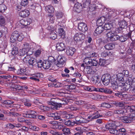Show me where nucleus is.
<instances>
[{"mask_svg": "<svg viewBox=\"0 0 135 135\" xmlns=\"http://www.w3.org/2000/svg\"><path fill=\"white\" fill-rule=\"evenodd\" d=\"M119 33L118 28H116L114 31H112L107 33L106 36L108 37V39L111 41H114L118 40L119 38V36L116 35Z\"/></svg>", "mask_w": 135, "mask_h": 135, "instance_id": "f03ea898", "label": "nucleus"}, {"mask_svg": "<svg viewBox=\"0 0 135 135\" xmlns=\"http://www.w3.org/2000/svg\"><path fill=\"white\" fill-rule=\"evenodd\" d=\"M23 101L26 106L30 107L31 105V101L28 99H23Z\"/></svg>", "mask_w": 135, "mask_h": 135, "instance_id": "72a5a7b5", "label": "nucleus"}, {"mask_svg": "<svg viewBox=\"0 0 135 135\" xmlns=\"http://www.w3.org/2000/svg\"><path fill=\"white\" fill-rule=\"evenodd\" d=\"M28 3V0H22L21 2L22 6H26Z\"/></svg>", "mask_w": 135, "mask_h": 135, "instance_id": "e2e57ef3", "label": "nucleus"}, {"mask_svg": "<svg viewBox=\"0 0 135 135\" xmlns=\"http://www.w3.org/2000/svg\"><path fill=\"white\" fill-rule=\"evenodd\" d=\"M36 112L33 110H30L27 112L26 113H23V117L30 118H36Z\"/></svg>", "mask_w": 135, "mask_h": 135, "instance_id": "6e6552de", "label": "nucleus"}, {"mask_svg": "<svg viewBox=\"0 0 135 135\" xmlns=\"http://www.w3.org/2000/svg\"><path fill=\"white\" fill-rule=\"evenodd\" d=\"M97 55V53L93 52L86 53V56L84 59V62L87 65L90 64L91 66H97L98 64L97 61L94 59H92L91 57H96Z\"/></svg>", "mask_w": 135, "mask_h": 135, "instance_id": "f257e3e1", "label": "nucleus"}, {"mask_svg": "<svg viewBox=\"0 0 135 135\" xmlns=\"http://www.w3.org/2000/svg\"><path fill=\"white\" fill-rule=\"evenodd\" d=\"M56 49L58 51H64L66 48L65 44L62 42H58L56 45Z\"/></svg>", "mask_w": 135, "mask_h": 135, "instance_id": "f8f14e48", "label": "nucleus"}, {"mask_svg": "<svg viewBox=\"0 0 135 135\" xmlns=\"http://www.w3.org/2000/svg\"><path fill=\"white\" fill-rule=\"evenodd\" d=\"M5 25L4 18L2 16H0V25L4 26Z\"/></svg>", "mask_w": 135, "mask_h": 135, "instance_id": "a18cd8bd", "label": "nucleus"}, {"mask_svg": "<svg viewBox=\"0 0 135 135\" xmlns=\"http://www.w3.org/2000/svg\"><path fill=\"white\" fill-rule=\"evenodd\" d=\"M122 121L125 123H128L135 120V114L132 113L128 115L122 117L121 118Z\"/></svg>", "mask_w": 135, "mask_h": 135, "instance_id": "20e7f679", "label": "nucleus"}, {"mask_svg": "<svg viewBox=\"0 0 135 135\" xmlns=\"http://www.w3.org/2000/svg\"><path fill=\"white\" fill-rule=\"evenodd\" d=\"M105 20L106 17L104 16L100 17L97 20V24L99 26H102L103 24L105 22Z\"/></svg>", "mask_w": 135, "mask_h": 135, "instance_id": "5701e85b", "label": "nucleus"}, {"mask_svg": "<svg viewBox=\"0 0 135 135\" xmlns=\"http://www.w3.org/2000/svg\"><path fill=\"white\" fill-rule=\"evenodd\" d=\"M55 116L54 117V119L55 120H57L60 119V121H62V119H60V117L59 115H58L57 113H55Z\"/></svg>", "mask_w": 135, "mask_h": 135, "instance_id": "13d9d810", "label": "nucleus"}, {"mask_svg": "<svg viewBox=\"0 0 135 135\" xmlns=\"http://www.w3.org/2000/svg\"><path fill=\"white\" fill-rule=\"evenodd\" d=\"M7 8V7L3 4H0V12H3Z\"/></svg>", "mask_w": 135, "mask_h": 135, "instance_id": "37998d69", "label": "nucleus"}, {"mask_svg": "<svg viewBox=\"0 0 135 135\" xmlns=\"http://www.w3.org/2000/svg\"><path fill=\"white\" fill-rule=\"evenodd\" d=\"M104 30L103 26L99 25V26L96 28L95 32L96 33L98 34L102 32Z\"/></svg>", "mask_w": 135, "mask_h": 135, "instance_id": "a878e982", "label": "nucleus"}, {"mask_svg": "<svg viewBox=\"0 0 135 135\" xmlns=\"http://www.w3.org/2000/svg\"><path fill=\"white\" fill-rule=\"evenodd\" d=\"M127 37H126L125 36H119V38L118 40H119L121 42H123L127 40Z\"/></svg>", "mask_w": 135, "mask_h": 135, "instance_id": "5fc2aeb1", "label": "nucleus"}, {"mask_svg": "<svg viewBox=\"0 0 135 135\" xmlns=\"http://www.w3.org/2000/svg\"><path fill=\"white\" fill-rule=\"evenodd\" d=\"M75 121L74 122V124H80L82 123H86L87 122V120L83 118H80L79 117H77L75 118Z\"/></svg>", "mask_w": 135, "mask_h": 135, "instance_id": "dca6fc26", "label": "nucleus"}, {"mask_svg": "<svg viewBox=\"0 0 135 135\" xmlns=\"http://www.w3.org/2000/svg\"><path fill=\"white\" fill-rule=\"evenodd\" d=\"M109 132L112 134L118 135L121 134V132L125 133L127 132L126 130L124 128H122L119 129L118 130L116 129V128L113 129H110Z\"/></svg>", "mask_w": 135, "mask_h": 135, "instance_id": "1a4fd4ad", "label": "nucleus"}, {"mask_svg": "<svg viewBox=\"0 0 135 135\" xmlns=\"http://www.w3.org/2000/svg\"><path fill=\"white\" fill-rule=\"evenodd\" d=\"M66 60V59L65 57L61 56H59L57 58V62H55V64L58 67H61L62 65L65 63Z\"/></svg>", "mask_w": 135, "mask_h": 135, "instance_id": "39448f33", "label": "nucleus"}, {"mask_svg": "<svg viewBox=\"0 0 135 135\" xmlns=\"http://www.w3.org/2000/svg\"><path fill=\"white\" fill-rule=\"evenodd\" d=\"M54 99H51L49 101H48L47 103L51 105L55 106L54 107V109H58L59 108L61 107L62 104H67L68 102V100L66 98L62 99L61 100V102L60 103H57L54 100Z\"/></svg>", "mask_w": 135, "mask_h": 135, "instance_id": "7ed1b4c3", "label": "nucleus"}, {"mask_svg": "<svg viewBox=\"0 0 135 135\" xmlns=\"http://www.w3.org/2000/svg\"><path fill=\"white\" fill-rule=\"evenodd\" d=\"M17 120L18 122L21 123L26 121V120L24 118L20 116L17 117Z\"/></svg>", "mask_w": 135, "mask_h": 135, "instance_id": "bf43d9fd", "label": "nucleus"}, {"mask_svg": "<svg viewBox=\"0 0 135 135\" xmlns=\"http://www.w3.org/2000/svg\"><path fill=\"white\" fill-rule=\"evenodd\" d=\"M36 62L37 63V66L38 67V68H41L42 67H43V62H42L41 60H37Z\"/></svg>", "mask_w": 135, "mask_h": 135, "instance_id": "8fccbe9b", "label": "nucleus"}, {"mask_svg": "<svg viewBox=\"0 0 135 135\" xmlns=\"http://www.w3.org/2000/svg\"><path fill=\"white\" fill-rule=\"evenodd\" d=\"M114 23H111L110 22L109 23H105L103 26L104 30H110L112 27L113 26Z\"/></svg>", "mask_w": 135, "mask_h": 135, "instance_id": "4be33fe9", "label": "nucleus"}, {"mask_svg": "<svg viewBox=\"0 0 135 135\" xmlns=\"http://www.w3.org/2000/svg\"><path fill=\"white\" fill-rule=\"evenodd\" d=\"M46 11L49 13H53L54 11V9L53 7L51 5H49L45 7Z\"/></svg>", "mask_w": 135, "mask_h": 135, "instance_id": "b1692460", "label": "nucleus"}, {"mask_svg": "<svg viewBox=\"0 0 135 135\" xmlns=\"http://www.w3.org/2000/svg\"><path fill=\"white\" fill-rule=\"evenodd\" d=\"M126 110L123 109L116 110L114 111L113 113L118 114H123L125 113Z\"/></svg>", "mask_w": 135, "mask_h": 135, "instance_id": "2f4dec72", "label": "nucleus"}, {"mask_svg": "<svg viewBox=\"0 0 135 135\" xmlns=\"http://www.w3.org/2000/svg\"><path fill=\"white\" fill-rule=\"evenodd\" d=\"M85 90L90 91H95L96 88L92 86H86L85 87Z\"/></svg>", "mask_w": 135, "mask_h": 135, "instance_id": "4c0bfd02", "label": "nucleus"}, {"mask_svg": "<svg viewBox=\"0 0 135 135\" xmlns=\"http://www.w3.org/2000/svg\"><path fill=\"white\" fill-rule=\"evenodd\" d=\"M64 124L68 126H72L74 125V122H72L70 120L66 121L65 120Z\"/></svg>", "mask_w": 135, "mask_h": 135, "instance_id": "f704fd0d", "label": "nucleus"}, {"mask_svg": "<svg viewBox=\"0 0 135 135\" xmlns=\"http://www.w3.org/2000/svg\"><path fill=\"white\" fill-rule=\"evenodd\" d=\"M30 57L28 56H26L23 59V61L25 63H27L28 62Z\"/></svg>", "mask_w": 135, "mask_h": 135, "instance_id": "338daca9", "label": "nucleus"}, {"mask_svg": "<svg viewBox=\"0 0 135 135\" xmlns=\"http://www.w3.org/2000/svg\"><path fill=\"white\" fill-rule=\"evenodd\" d=\"M30 14V12L27 9H25L21 11L19 15L21 17L25 18L28 17Z\"/></svg>", "mask_w": 135, "mask_h": 135, "instance_id": "a211bd4d", "label": "nucleus"}, {"mask_svg": "<svg viewBox=\"0 0 135 135\" xmlns=\"http://www.w3.org/2000/svg\"><path fill=\"white\" fill-rule=\"evenodd\" d=\"M102 116L100 115V114H98V112L97 111L95 113V114H94V116H92V115H89L88 117V119H90L91 118V119H93L97 118L99 117H102Z\"/></svg>", "mask_w": 135, "mask_h": 135, "instance_id": "cd10ccee", "label": "nucleus"}, {"mask_svg": "<svg viewBox=\"0 0 135 135\" xmlns=\"http://www.w3.org/2000/svg\"><path fill=\"white\" fill-rule=\"evenodd\" d=\"M101 107L109 108L111 107V105L108 103H103L101 104Z\"/></svg>", "mask_w": 135, "mask_h": 135, "instance_id": "603ef678", "label": "nucleus"}, {"mask_svg": "<svg viewBox=\"0 0 135 135\" xmlns=\"http://www.w3.org/2000/svg\"><path fill=\"white\" fill-rule=\"evenodd\" d=\"M111 76L108 74L103 75L102 77V81L104 85H107L109 83L110 80Z\"/></svg>", "mask_w": 135, "mask_h": 135, "instance_id": "0eeeda50", "label": "nucleus"}, {"mask_svg": "<svg viewBox=\"0 0 135 135\" xmlns=\"http://www.w3.org/2000/svg\"><path fill=\"white\" fill-rule=\"evenodd\" d=\"M50 37L53 40H55L57 38V34L54 32H51L50 35Z\"/></svg>", "mask_w": 135, "mask_h": 135, "instance_id": "49530a36", "label": "nucleus"}, {"mask_svg": "<svg viewBox=\"0 0 135 135\" xmlns=\"http://www.w3.org/2000/svg\"><path fill=\"white\" fill-rule=\"evenodd\" d=\"M88 6H89V10L91 11L95 10L96 8V5L94 4H91Z\"/></svg>", "mask_w": 135, "mask_h": 135, "instance_id": "3c124183", "label": "nucleus"}, {"mask_svg": "<svg viewBox=\"0 0 135 135\" xmlns=\"http://www.w3.org/2000/svg\"><path fill=\"white\" fill-rule=\"evenodd\" d=\"M81 9L82 6L80 3H77L75 4L74 5V9L76 12L78 13H80L81 10Z\"/></svg>", "mask_w": 135, "mask_h": 135, "instance_id": "aec40b11", "label": "nucleus"}, {"mask_svg": "<svg viewBox=\"0 0 135 135\" xmlns=\"http://www.w3.org/2000/svg\"><path fill=\"white\" fill-rule=\"evenodd\" d=\"M117 14L116 11L114 10H110L109 11L107 14L106 15V18L110 19L113 18L116 16Z\"/></svg>", "mask_w": 135, "mask_h": 135, "instance_id": "9d476101", "label": "nucleus"}, {"mask_svg": "<svg viewBox=\"0 0 135 135\" xmlns=\"http://www.w3.org/2000/svg\"><path fill=\"white\" fill-rule=\"evenodd\" d=\"M18 48L15 46L12 49V54L14 56H15L18 53Z\"/></svg>", "mask_w": 135, "mask_h": 135, "instance_id": "ea45409f", "label": "nucleus"}, {"mask_svg": "<svg viewBox=\"0 0 135 135\" xmlns=\"http://www.w3.org/2000/svg\"><path fill=\"white\" fill-rule=\"evenodd\" d=\"M100 76L99 73H97L94 74L91 78V81L94 84L98 85L100 83Z\"/></svg>", "mask_w": 135, "mask_h": 135, "instance_id": "423d86ee", "label": "nucleus"}, {"mask_svg": "<svg viewBox=\"0 0 135 135\" xmlns=\"http://www.w3.org/2000/svg\"><path fill=\"white\" fill-rule=\"evenodd\" d=\"M113 93L112 91L110 89L108 88H105L104 93L108 94H111Z\"/></svg>", "mask_w": 135, "mask_h": 135, "instance_id": "0e129e2a", "label": "nucleus"}, {"mask_svg": "<svg viewBox=\"0 0 135 135\" xmlns=\"http://www.w3.org/2000/svg\"><path fill=\"white\" fill-rule=\"evenodd\" d=\"M31 22V20L30 19H28L27 20H22L20 21V23L24 26L30 25Z\"/></svg>", "mask_w": 135, "mask_h": 135, "instance_id": "6ab92c4d", "label": "nucleus"}, {"mask_svg": "<svg viewBox=\"0 0 135 135\" xmlns=\"http://www.w3.org/2000/svg\"><path fill=\"white\" fill-rule=\"evenodd\" d=\"M90 2L91 0H84L83 3L84 8H86V7L89 6Z\"/></svg>", "mask_w": 135, "mask_h": 135, "instance_id": "79ce46f5", "label": "nucleus"}, {"mask_svg": "<svg viewBox=\"0 0 135 135\" xmlns=\"http://www.w3.org/2000/svg\"><path fill=\"white\" fill-rule=\"evenodd\" d=\"M87 128L86 127H76L75 129L78 132V133L82 134L85 131H87Z\"/></svg>", "mask_w": 135, "mask_h": 135, "instance_id": "bb28decb", "label": "nucleus"}, {"mask_svg": "<svg viewBox=\"0 0 135 135\" xmlns=\"http://www.w3.org/2000/svg\"><path fill=\"white\" fill-rule=\"evenodd\" d=\"M42 51V49H38L35 52L34 54L35 56L36 57L38 56L41 54Z\"/></svg>", "mask_w": 135, "mask_h": 135, "instance_id": "864d4df0", "label": "nucleus"}, {"mask_svg": "<svg viewBox=\"0 0 135 135\" xmlns=\"http://www.w3.org/2000/svg\"><path fill=\"white\" fill-rule=\"evenodd\" d=\"M75 51L76 50L74 47L68 46L66 48V53L67 55L72 56Z\"/></svg>", "mask_w": 135, "mask_h": 135, "instance_id": "ddd939ff", "label": "nucleus"}, {"mask_svg": "<svg viewBox=\"0 0 135 135\" xmlns=\"http://www.w3.org/2000/svg\"><path fill=\"white\" fill-rule=\"evenodd\" d=\"M128 110H129L131 112H132L135 111V106H130L127 105L126 106Z\"/></svg>", "mask_w": 135, "mask_h": 135, "instance_id": "a19ab883", "label": "nucleus"}, {"mask_svg": "<svg viewBox=\"0 0 135 135\" xmlns=\"http://www.w3.org/2000/svg\"><path fill=\"white\" fill-rule=\"evenodd\" d=\"M115 47V45L112 43L108 44L104 46L105 48L107 50H111L113 49Z\"/></svg>", "mask_w": 135, "mask_h": 135, "instance_id": "c756f323", "label": "nucleus"}, {"mask_svg": "<svg viewBox=\"0 0 135 135\" xmlns=\"http://www.w3.org/2000/svg\"><path fill=\"white\" fill-rule=\"evenodd\" d=\"M119 27L122 29L126 28L127 27V23L125 21H121L119 23Z\"/></svg>", "mask_w": 135, "mask_h": 135, "instance_id": "393cba45", "label": "nucleus"}, {"mask_svg": "<svg viewBox=\"0 0 135 135\" xmlns=\"http://www.w3.org/2000/svg\"><path fill=\"white\" fill-rule=\"evenodd\" d=\"M54 87L55 88L59 87L61 86V84L59 82H56V81L53 83Z\"/></svg>", "mask_w": 135, "mask_h": 135, "instance_id": "052dcab7", "label": "nucleus"}, {"mask_svg": "<svg viewBox=\"0 0 135 135\" xmlns=\"http://www.w3.org/2000/svg\"><path fill=\"white\" fill-rule=\"evenodd\" d=\"M23 49H25V50L28 51L30 49V47L29 44L26 42L24 43L23 46Z\"/></svg>", "mask_w": 135, "mask_h": 135, "instance_id": "c9c22d12", "label": "nucleus"}, {"mask_svg": "<svg viewBox=\"0 0 135 135\" xmlns=\"http://www.w3.org/2000/svg\"><path fill=\"white\" fill-rule=\"evenodd\" d=\"M37 60L36 59H34L32 57L29 58L28 63L30 65L33 66V64L35 62H36Z\"/></svg>", "mask_w": 135, "mask_h": 135, "instance_id": "c03bdc74", "label": "nucleus"}, {"mask_svg": "<svg viewBox=\"0 0 135 135\" xmlns=\"http://www.w3.org/2000/svg\"><path fill=\"white\" fill-rule=\"evenodd\" d=\"M13 88L16 90V91H19L20 90H22V86L19 85H15Z\"/></svg>", "mask_w": 135, "mask_h": 135, "instance_id": "09e8293b", "label": "nucleus"}, {"mask_svg": "<svg viewBox=\"0 0 135 135\" xmlns=\"http://www.w3.org/2000/svg\"><path fill=\"white\" fill-rule=\"evenodd\" d=\"M60 27V25H56L55 27L56 28V29H58L59 30V31L58 32L59 33H62L64 31V30L62 28H59V27Z\"/></svg>", "mask_w": 135, "mask_h": 135, "instance_id": "4d7b16f0", "label": "nucleus"}, {"mask_svg": "<svg viewBox=\"0 0 135 135\" xmlns=\"http://www.w3.org/2000/svg\"><path fill=\"white\" fill-rule=\"evenodd\" d=\"M56 16L58 18H61L63 16V14L61 12H59L56 13Z\"/></svg>", "mask_w": 135, "mask_h": 135, "instance_id": "680f3d73", "label": "nucleus"}, {"mask_svg": "<svg viewBox=\"0 0 135 135\" xmlns=\"http://www.w3.org/2000/svg\"><path fill=\"white\" fill-rule=\"evenodd\" d=\"M116 126L114 123L112 122L106 124L105 126V128L107 130H110V129H113L114 128H116Z\"/></svg>", "mask_w": 135, "mask_h": 135, "instance_id": "412c9836", "label": "nucleus"}, {"mask_svg": "<svg viewBox=\"0 0 135 135\" xmlns=\"http://www.w3.org/2000/svg\"><path fill=\"white\" fill-rule=\"evenodd\" d=\"M79 29L83 32H85L88 29L87 25L84 23H80L78 25Z\"/></svg>", "mask_w": 135, "mask_h": 135, "instance_id": "4468645a", "label": "nucleus"}, {"mask_svg": "<svg viewBox=\"0 0 135 135\" xmlns=\"http://www.w3.org/2000/svg\"><path fill=\"white\" fill-rule=\"evenodd\" d=\"M51 63L48 61H46L43 62V67L45 69H48L51 66Z\"/></svg>", "mask_w": 135, "mask_h": 135, "instance_id": "c85d7f7f", "label": "nucleus"}, {"mask_svg": "<svg viewBox=\"0 0 135 135\" xmlns=\"http://www.w3.org/2000/svg\"><path fill=\"white\" fill-rule=\"evenodd\" d=\"M27 51L24 49H20L19 53V55L21 56H23L27 54Z\"/></svg>", "mask_w": 135, "mask_h": 135, "instance_id": "58836bf2", "label": "nucleus"}, {"mask_svg": "<svg viewBox=\"0 0 135 135\" xmlns=\"http://www.w3.org/2000/svg\"><path fill=\"white\" fill-rule=\"evenodd\" d=\"M86 71H87V73L88 74H90L91 75H94L95 73H95L92 69L91 67L89 66H87L86 68Z\"/></svg>", "mask_w": 135, "mask_h": 135, "instance_id": "473e14b6", "label": "nucleus"}, {"mask_svg": "<svg viewBox=\"0 0 135 135\" xmlns=\"http://www.w3.org/2000/svg\"><path fill=\"white\" fill-rule=\"evenodd\" d=\"M63 134L64 135H69L70 133V129L69 128H65L63 130Z\"/></svg>", "mask_w": 135, "mask_h": 135, "instance_id": "e433bc0d", "label": "nucleus"}, {"mask_svg": "<svg viewBox=\"0 0 135 135\" xmlns=\"http://www.w3.org/2000/svg\"><path fill=\"white\" fill-rule=\"evenodd\" d=\"M119 86L122 87V89H123V91H127L131 87V85L129 83H122L120 82L119 83Z\"/></svg>", "mask_w": 135, "mask_h": 135, "instance_id": "2eb2a0df", "label": "nucleus"}, {"mask_svg": "<svg viewBox=\"0 0 135 135\" xmlns=\"http://www.w3.org/2000/svg\"><path fill=\"white\" fill-rule=\"evenodd\" d=\"M85 38V35L83 33H76L74 37V40L76 42L83 40Z\"/></svg>", "mask_w": 135, "mask_h": 135, "instance_id": "9b49d317", "label": "nucleus"}, {"mask_svg": "<svg viewBox=\"0 0 135 135\" xmlns=\"http://www.w3.org/2000/svg\"><path fill=\"white\" fill-rule=\"evenodd\" d=\"M109 55V54L108 52L105 51L103 52L101 54V55L102 57H105Z\"/></svg>", "mask_w": 135, "mask_h": 135, "instance_id": "69168bd1", "label": "nucleus"}, {"mask_svg": "<svg viewBox=\"0 0 135 135\" xmlns=\"http://www.w3.org/2000/svg\"><path fill=\"white\" fill-rule=\"evenodd\" d=\"M123 77V74L122 73H119L117 75V78L120 81H122L124 80Z\"/></svg>", "mask_w": 135, "mask_h": 135, "instance_id": "de8ad7c7", "label": "nucleus"}, {"mask_svg": "<svg viewBox=\"0 0 135 135\" xmlns=\"http://www.w3.org/2000/svg\"><path fill=\"white\" fill-rule=\"evenodd\" d=\"M105 64V60L102 59H100L99 62V64L100 65L104 66Z\"/></svg>", "mask_w": 135, "mask_h": 135, "instance_id": "6e6d98bb", "label": "nucleus"}, {"mask_svg": "<svg viewBox=\"0 0 135 135\" xmlns=\"http://www.w3.org/2000/svg\"><path fill=\"white\" fill-rule=\"evenodd\" d=\"M1 77L3 78L7 79L8 81H10L11 79V80L13 78L15 79L17 78V76H16L13 75L12 77V76H11L9 75H8L7 76H2Z\"/></svg>", "mask_w": 135, "mask_h": 135, "instance_id": "7c9ffc66", "label": "nucleus"}, {"mask_svg": "<svg viewBox=\"0 0 135 135\" xmlns=\"http://www.w3.org/2000/svg\"><path fill=\"white\" fill-rule=\"evenodd\" d=\"M26 70L25 69H21L20 70V71H21L20 73H21L22 75H26L25 73L26 71Z\"/></svg>", "mask_w": 135, "mask_h": 135, "instance_id": "774afa93", "label": "nucleus"}, {"mask_svg": "<svg viewBox=\"0 0 135 135\" xmlns=\"http://www.w3.org/2000/svg\"><path fill=\"white\" fill-rule=\"evenodd\" d=\"M18 32L17 31H15L12 34L10 37L11 42H14L17 41V37L19 36Z\"/></svg>", "mask_w": 135, "mask_h": 135, "instance_id": "f3484780", "label": "nucleus"}]
</instances>
